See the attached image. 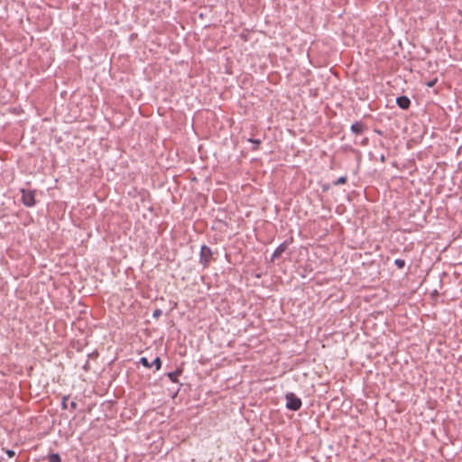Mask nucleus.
<instances>
[{
    "instance_id": "1",
    "label": "nucleus",
    "mask_w": 462,
    "mask_h": 462,
    "mask_svg": "<svg viewBox=\"0 0 462 462\" xmlns=\"http://www.w3.org/2000/svg\"><path fill=\"white\" fill-rule=\"evenodd\" d=\"M285 400H286V408L292 411H297L300 409L302 405V402L300 398H299L295 393H287L285 394Z\"/></svg>"
},
{
    "instance_id": "2",
    "label": "nucleus",
    "mask_w": 462,
    "mask_h": 462,
    "mask_svg": "<svg viewBox=\"0 0 462 462\" xmlns=\"http://www.w3.org/2000/svg\"><path fill=\"white\" fill-rule=\"evenodd\" d=\"M21 193H22L21 200L25 207L32 208V207L35 206V204H36L35 190L22 189Z\"/></svg>"
},
{
    "instance_id": "3",
    "label": "nucleus",
    "mask_w": 462,
    "mask_h": 462,
    "mask_svg": "<svg viewBox=\"0 0 462 462\" xmlns=\"http://www.w3.org/2000/svg\"><path fill=\"white\" fill-rule=\"evenodd\" d=\"M212 258L213 251L209 246L203 245L199 253V263L202 264L203 267H208Z\"/></svg>"
},
{
    "instance_id": "4",
    "label": "nucleus",
    "mask_w": 462,
    "mask_h": 462,
    "mask_svg": "<svg viewBox=\"0 0 462 462\" xmlns=\"http://www.w3.org/2000/svg\"><path fill=\"white\" fill-rule=\"evenodd\" d=\"M293 238L291 237L290 240H285L282 242L273 252L271 260L274 261V259L279 258L287 249L288 246L292 243Z\"/></svg>"
},
{
    "instance_id": "5",
    "label": "nucleus",
    "mask_w": 462,
    "mask_h": 462,
    "mask_svg": "<svg viewBox=\"0 0 462 462\" xmlns=\"http://www.w3.org/2000/svg\"><path fill=\"white\" fill-rule=\"evenodd\" d=\"M367 128L366 125L362 121H356L351 125V132L355 134H361Z\"/></svg>"
},
{
    "instance_id": "6",
    "label": "nucleus",
    "mask_w": 462,
    "mask_h": 462,
    "mask_svg": "<svg viewBox=\"0 0 462 462\" xmlns=\"http://www.w3.org/2000/svg\"><path fill=\"white\" fill-rule=\"evenodd\" d=\"M397 106L402 109H408L411 106V100L406 96H400L396 98Z\"/></svg>"
},
{
    "instance_id": "7",
    "label": "nucleus",
    "mask_w": 462,
    "mask_h": 462,
    "mask_svg": "<svg viewBox=\"0 0 462 462\" xmlns=\"http://www.w3.org/2000/svg\"><path fill=\"white\" fill-rule=\"evenodd\" d=\"M182 374V369L181 368H178L176 369L175 371L173 372H170L167 374V376L169 377V379L172 382V383H178V376Z\"/></svg>"
},
{
    "instance_id": "8",
    "label": "nucleus",
    "mask_w": 462,
    "mask_h": 462,
    "mask_svg": "<svg viewBox=\"0 0 462 462\" xmlns=\"http://www.w3.org/2000/svg\"><path fill=\"white\" fill-rule=\"evenodd\" d=\"M48 462H61L60 456L58 453H51L48 456Z\"/></svg>"
},
{
    "instance_id": "9",
    "label": "nucleus",
    "mask_w": 462,
    "mask_h": 462,
    "mask_svg": "<svg viewBox=\"0 0 462 462\" xmlns=\"http://www.w3.org/2000/svg\"><path fill=\"white\" fill-rule=\"evenodd\" d=\"M152 366H155L156 370H160L162 367V360L159 356L155 357V359L151 363Z\"/></svg>"
},
{
    "instance_id": "10",
    "label": "nucleus",
    "mask_w": 462,
    "mask_h": 462,
    "mask_svg": "<svg viewBox=\"0 0 462 462\" xmlns=\"http://www.w3.org/2000/svg\"><path fill=\"white\" fill-rule=\"evenodd\" d=\"M346 181H347V177L346 176H341L337 180H335L333 182V184L335 186H337V185L345 184V183H346Z\"/></svg>"
},
{
    "instance_id": "11",
    "label": "nucleus",
    "mask_w": 462,
    "mask_h": 462,
    "mask_svg": "<svg viewBox=\"0 0 462 462\" xmlns=\"http://www.w3.org/2000/svg\"><path fill=\"white\" fill-rule=\"evenodd\" d=\"M394 264L398 269H402L405 266V261L403 259L398 258L394 260Z\"/></svg>"
},
{
    "instance_id": "12",
    "label": "nucleus",
    "mask_w": 462,
    "mask_h": 462,
    "mask_svg": "<svg viewBox=\"0 0 462 462\" xmlns=\"http://www.w3.org/2000/svg\"><path fill=\"white\" fill-rule=\"evenodd\" d=\"M139 363L146 368H151L152 365L146 357H141Z\"/></svg>"
},
{
    "instance_id": "13",
    "label": "nucleus",
    "mask_w": 462,
    "mask_h": 462,
    "mask_svg": "<svg viewBox=\"0 0 462 462\" xmlns=\"http://www.w3.org/2000/svg\"><path fill=\"white\" fill-rule=\"evenodd\" d=\"M69 395H64L62 397V400H61V409L62 410H66L68 408V401H69Z\"/></svg>"
},
{
    "instance_id": "14",
    "label": "nucleus",
    "mask_w": 462,
    "mask_h": 462,
    "mask_svg": "<svg viewBox=\"0 0 462 462\" xmlns=\"http://www.w3.org/2000/svg\"><path fill=\"white\" fill-rule=\"evenodd\" d=\"M162 315V310L161 309H156L153 310L152 317L154 319H159Z\"/></svg>"
},
{
    "instance_id": "15",
    "label": "nucleus",
    "mask_w": 462,
    "mask_h": 462,
    "mask_svg": "<svg viewBox=\"0 0 462 462\" xmlns=\"http://www.w3.org/2000/svg\"><path fill=\"white\" fill-rule=\"evenodd\" d=\"M249 142H251L254 144H255V146L254 147V150H257L259 144L261 143V141L259 139H253V138H251V139H249Z\"/></svg>"
},
{
    "instance_id": "16",
    "label": "nucleus",
    "mask_w": 462,
    "mask_h": 462,
    "mask_svg": "<svg viewBox=\"0 0 462 462\" xmlns=\"http://www.w3.org/2000/svg\"><path fill=\"white\" fill-rule=\"evenodd\" d=\"M438 79H434L429 82L426 83V85L429 87V88H432L435 86V84L437 83Z\"/></svg>"
},
{
    "instance_id": "17",
    "label": "nucleus",
    "mask_w": 462,
    "mask_h": 462,
    "mask_svg": "<svg viewBox=\"0 0 462 462\" xmlns=\"http://www.w3.org/2000/svg\"><path fill=\"white\" fill-rule=\"evenodd\" d=\"M69 406L71 410H76L78 408V403L73 401L70 402Z\"/></svg>"
},
{
    "instance_id": "18",
    "label": "nucleus",
    "mask_w": 462,
    "mask_h": 462,
    "mask_svg": "<svg viewBox=\"0 0 462 462\" xmlns=\"http://www.w3.org/2000/svg\"><path fill=\"white\" fill-rule=\"evenodd\" d=\"M6 454L9 457H13L15 455V452L14 450H6Z\"/></svg>"
},
{
    "instance_id": "19",
    "label": "nucleus",
    "mask_w": 462,
    "mask_h": 462,
    "mask_svg": "<svg viewBox=\"0 0 462 462\" xmlns=\"http://www.w3.org/2000/svg\"><path fill=\"white\" fill-rule=\"evenodd\" d=\"M380 160H381V162H385V156L383 154H382L381 157H380Z\"/></svg>"
},
{
    "instance_id": "20",
    "label": "nucleus",
    "mask_w": 462,
    "mask_h": 462,
    "mask_svg": "<svg viewBox=\"0 0 462 462\" xmlns=\"http://www.w3.org/2000/svg\"><path fill=\"white\" fill-rule=\"evenodd\" d=\"M328 187H327V186H323V191L328 190Z\"/></svg>"
},
{
    "instance_id": "21",
    "label": "nucleus",
    "mask_w": 462,
    "mask_h": 462,
    "mask_svg": "<svg viewBox=\"0 0 462 462\" xmlns=\"http://www.w3.org/2000/svg\"><path fill=\"white\" fill-rule=\"evenodd\" d=\"M3 460V457H0V462Z\"/></svg>"
}]
</instances>
